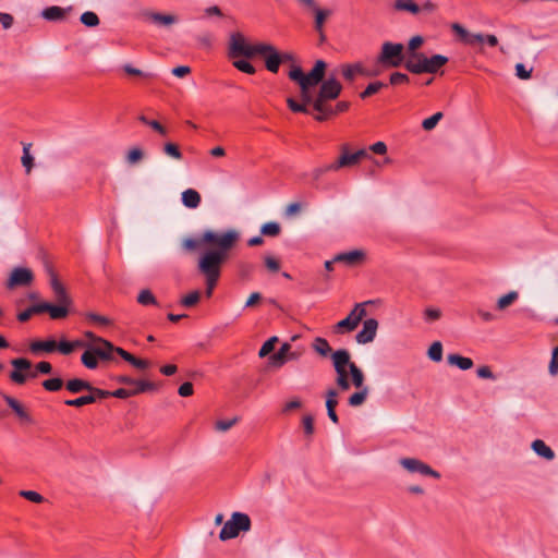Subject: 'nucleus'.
Listing matches in <instances>:
<instances>
[{
	"instance_id": "1",
	"label": "nucleus",
	"mask_w": 558,
	"mask_h": 558,
	"mask_svg": "<svg viewBox=\"0 0 558 558\" xmlns=\"http://www.w3.org/2000/svg\"><path fill=\"white\" fill-rule=\"evenodd\" d=\"M238 240L239 233L233 229L225 232L206 230L202 233L201 242L213 246V248L206 250L201 254L197 264V270L204 277L205 294L207 298L213 295L221 275V267L228 258L229 251L235 245Z\"/></svg>"
},
{
	"instance_id": "2",
	"label": "nucleus",
	"mask_w": 558,
	"mask_h": 558,
	"mask_svg": "<svg viewBox=\"0 0 558 558\" xmlns=\"http://www.w3.org/2000/svg\"><path fill=\"white\" fill-rule=\"evenodd\" d=\"M447 63L448 58L446 56H427L420 51L408 56L405 69L413 74H436Z\"/></svg>"
},
{
	"instance_id": "3",
	"label": "nucleus",
	"mask_w": 558,
	"mask_h": 558,
	"mask_svg": "<svg viewBox=\"0 0 558 558\" xmlns=\"http://www.w3.org/2000/svg\"><path fill=\"white\" fill-rule=\"evenodd\" d=\"M405 47L400 43L385 41L380 53L377 57V63L383 68H399L407 63Z\"/></svg>"
},
{
	"instance_id": "4",
	"label": "nucleus",
	"mask_w": 558,
	"mask_h": 558,
	"mask_svg": "<svg viewBox=\"0 0 558 558\" xmlns=\"http://www.w3.org/2000/svg\"><path fill=\"white\" fill-rule=\"evenodd\" d=\"M342 92L341 83L335 77L330 76L322 82L315 101L316 112H332V108L326 102L337 99Z\"/></svg>"
},
{
	"instance_id": "5",
	"label": "nucleus",
	"mask_w": 558,
	"mask_h": 558,
	"mask_svg": "<svg viewBox=\"0 0 558 558\" xmlns=\"http://www.w3.org/2000/svg\"><path fill=\"white\" fill-rule=\"evenodd\" d=\"M265 49H267V47H264V43L250 44L245 40V37H230L228 57L230 59H238L241 57L250 59L258 56L259 51Z\"/></svg>"
},
{
	"instance_id": "6",
	"label": "nucleus",
	"mask_w": 558,
	"mask_h": 558,
	"mask_svg": "<svg viewBox=\"0 0 558 558\" xmlns=\"http://www.w3.org/2000/svg\"><path fill=\"white\" fill-rule=\"evenodd\" d=\"M250 530V517L243 512H233L231 518L223 524L219 533V538L220 541H228L236 537L240 532H247Z\"/></svg>"
},
{
	"instance_id": "7",
	"label": "nucleus",
	"mask_w": 558,
	"mask_h": 558,
	"mask_svg": "<svg viewBox=\"0 0 558 558\" xmlns=\"http://www.w3.org/2000/svg\"><path fill=\"white\" fill-rule=\"evenodd\" d=\"M13 371L10 373V379L16 385H24L28 378L37 377L38 372L33 371L32 362L25 357L11 360Z\"/></svg>"
},
{
	"instance_id": "8",
	"label": "nucleus",
	"mask_w": 558,
	"mask_h": 558,
	"mask_svg": "<svg viewBox=\"0 0 558 558\" xmlns=\"http://www.w3.org/2000/svg\"><path fill=\"white\" fill-rule=\"evenodd\" d=\"M369 303L371 301L355 304L354 308L350 312V314L335 325V332L353 331L359 326L363 317L366 315L365 305Z\"/></svg>"
},
{
	"instance_id": "9",
	"label": "nucleus",
	"mask_w": 558,
	"mask_h": 558,
	"mask_svg": "<svg viewBox=\"0 0 558 558\" xmlns=\"http://www.w3.org/2000/svg\"><path fill=\"white\" fill-rule=\"evenodd\" d=\"M400 465L410 473H417L423 476H430L434 478H440V473L432 469L428 464L415 458H401L399 460Z\"/></svg>"
},
{
	"instance_id": "10",
	"label": "nucleus",
	"mask_w": 558,
	"mask_h": 558,
	"mask_svg": "<svg viewBox=\"0 0 558 558\" xmlns=\"http://www.w3.org/2000/svg\"><path fill=\"white\" fill-rule=\"evenodd\" d=\"M145 21L150 22L158 26L170 27L180 21L179 15L173 13H159L154 11H146L143 13Z\"/></svg>"
},
{
	"instance_id": "11",
	"label": "nucleus",
	"mask_w": 558,
	"mask_h": 558,
	"mask_svg": "<svg viewBox=\"0 0 558 558\" xmlns=\"http://www.w3.org/2000/svg\"><path fill=\"white\" fill-rule=\"evenodd\" d=\"M264 47L267 49L259 51L258 56H262L265 60V66L271 73H277L281 64V58L278 50L270 44H265Z\"/></svg>"
},
{
	"instance_id": "12",
	"label": "nucleus",
	"mask_w": 558,
	"mask_h": 558,
	"mask_svg": "<svg viewBox=\"0 0 558 558\" xmlns=\"http://www.w3.org/2000/svg\"><path fill=\"white\" fill-rule=\"evenodd\" d=\"M289 78L296 82L299 86H302V84L305 87H314L318 84H322V81L316 77L312 72H308L307 74H304L302 69L300 66H293L289 72Z\"/></svg>"
},
{
	"instance_id": "13",
	"label": "nucleus",
	"mask_w": 558,
	"mask_h": 558,
	"mask_svg": "<svg viewBox=\"0 0 558 558\" xmlns=\"http://www.w3.org/2000/svg\"><path fill=\"white\" fill-rule=\"evenodd\" d=\"M377 328L378 322L375 318L365 319L362 330H360L355 336L356 342L360 344L372 342L376 337Z\"/></svg>"
},
{
	"instance_id": "14",
	"label": "nucleus",
	"mask_w": 558,
	"mask_h": 558,
	"mask_svg": "<svg viewBox=\"0 0 558 558\" xmlns=\"http://www.w3.org/2000/svg\"><path fill=\"white\" fill-rule=\"evenodd\" d=\"M33 281V272L23 267L14 268L8 280V288L12 289L19 286H28Z\"/></svg>"
},
{
	"instance_id": "15",
	"label": "nucleus",
	"mask_w": 558,
	"mask_h": 558,
	"mask_svg": "<svg viewBox=\"0 0 558 558\" xmlns=\"http://www.w3.org/2000/svg\"><path fill=\"white\" fill-rule=\"evenodd\" d=\"M331 359L336 373H345L348 372L347 368H350L351 364H355L354 362H351V355L345 349L335 351Z\"/></svg>"
},
{
	"instance_id": "16",
	"label": "nucleus",
	"mask_w": 558,
	"mask_h": 558,
	"mask_svg": "<svg viewBox=\"0 0 558 558\" xmlns=\"http://www.w3.org/2000/svg\"><path fill=\"white\" fill-rule=\"evenodd\" d=\"M460 39L476 52H482L485 44L490 47L498 45V37H460Z\"/></svg>"
},
{
	"instance_id": "17",
	"label": "nucleus",
	"mask_w": 558,
	"mask_h": 558,
	"mask_svg": "<svg viewBox=\"0 0 558 558\" xmlns=\"http://www.w3.org/2000/svg\"><path fill=\"white\" fill-rule=\"evenodd\" d=\"M50 287L54 293V299L59 304H71V299L68 295L65 288L59 281L57 275L50 270Z\"/></svg>"
},
{
	"instance_id": "18",
	"label": "nucleus",
	"mask_w": 558,
	"mask_h": 558,
	"mask_svg": "<svg viewBox=\"0 0 558 558\" xmlns=\"http://www.w3.org/2000/svg\"><path fill=\"white\" fill-rule=\"evenodd\" d=\"M341 73L344 80L350 83H352L357 75H372L361 63L343 64L341 65Z\"/></svg>"
},
{
	"instance_id": "19",
	"label": "nucleus",
	"mask_w": 558,
	"mask_h": 558,
	"mask_svg": "<svg viewBox=\"0 0 558 558\" xmlns=\"http://www.w3.org/2000/svg\"><path fill=\"white\" fill-rule=\"evenodd\" d=\"M69 305L70 304H57L53 305L48 302L40 303V313H49L52 319H62L65 318L69 314Z\"/></svg>"
},
{
	"instance_id": "20",
	"label": "nucleus",
	"mask_w": 558,
	"mask_h": 558,
	"mask_svg": "<svg viewBox=\"0 0 558 558\" xmlns=\"http://www.w3.org/2000/svg\"><path fill=\"white\" fill-rule=\"evenodd\" d=\"M341 151L342 153L340 157L335 162L329 163V168H333L337 171L341 168L353 167L357 165L356 158L353 153L349 151L348 145H343L341 147Z\"/></svg>"
},
{
	"instance_id": "21",
	"label": "nucleus",
	"mask_w": 558,
	"mask_h": 558,
	"mask_svg": "<svg viewBox=\"0 0 558 558\" xmlns=\"http://www.w3.org/2000/svg\"><path fill=\"white\" fill-rule=\"evenodd\" d=\"M116 353H118L124 361L133 365L134 367L138 369H146L149 367V362L146 360L137 359L128 351L123 350L120 347H116Z\"/></svg>"
},
{
	"instance_id": "22",
	"label": "nucleus",
	"mask_w": 558,
	"mask_h": 558,
	"mask_svg": "<svg viewBox=\"0 0 558 558\" xmlns=\"http://www.w3.org/2000/svg\"><path fill=\"white\" fill-rule=\"evenodd\" d=\"M532 450L539 457L551 461L555 458L554 450L542 439H535L531 445Z\"/></svg>"
},
{
	"instance_id": "23",
	"label": "nucleus",
	"mask_w": 558,
	"mask_h": 558,
	"mask_svg": "<svg viewBox=\"0 0 558 558\" xmlns=\"http://www.w3.org/2000/svg\"><path fill=\"white\" fill-rule=\"evenodd\" d=\"M364 258V252L354 250L350 252L340 253L335 256V260L338 263H344L347 265H354Z\"/></svg>"
},
{
	"instance_id": "24",
	"label": "nucleus",
	"mask_w": 558,
	"mask_h": 558,
	"mask_svg": "<svg viewBox=\"0 0 558 558\" xmlns=\"http://www.w3.org/2000/svg\"><path fill=\"white\" fill-rule=\"evenodd\" d=\"M181 199L183 205L190 209L197 208L202 201L199 193L194 189L183 191Z\"/></svg>"
},
{
	"instance_id": "25",
	"label": "nucleus",
	"mask_w": 558,
	"mask_h": 558,
	"mask_svg": "<svg viewBox=\"0 0 558 558\" xmlns=\"http://www.w3.org/2000/svg\"><path fill=\"white\" fill-rule=\"evenodd\" d=\"M3 399L5 403L11 408L14 413L22 420L27 423H32V417L29 414L25 411V409L21 405V403L15 400L13 397L10 396H3Z\"/></svg>"
},
{
	"instance_id": "26",
	"label": "nucleus",
	"mask_w": 558,
	"mask_h": 558,
	"mask_svg": "<svg viewBox=\"0 0 558 558\" xmlns=\"http://www.w3.org/2000/svg\"><path fill=\"white\" fill-rule=\"evenodd\" d=\"M291 350L289 343H283L278 352L269 356V364L274 367H280L287 362V354Z\"/></svg>"
},
{
	"instance_id": "27",
	"label": "nucleus",
	"mask_w": 558,
	"mask_h": 558,
	"mask_svg": "<svg viewBox=\"0 0 558 558\" xmlns=\"http://www.w3.org/2000/svg\"><path fill=\"white\" fill-rule=\"evenodd\" d=\"M40 15L43 19H45L47 21L58 22V21H61L64 19L65 11H64V9H62L60 7L52 5V7L44 9L41 11Z\"/></svg>"
},
{
	"instance_id": "28",
	"label": "nucleus",
	"mask_w": 558,
	"mask_h": 558,
	"mask_svg": "<svg viewBox=\"0 0 558 558\" xmlns=\"http://www.w3.org/2000/svg\"><path fill=\"white\" fill-rule=\"evenodd\" d=\"M393 7L397 11H405L413 15L422 12L421 5L416 4L414 0H396Z\"/></svg>"
},
{
	"instance_id": "29",
	"label": "nucleus",
	"mask_w": 558,
	"mask_h": 558,
	"mask_svg": "<svg viewBox=\"0 0 558 558\" xmlns=\"http://www.w3.org/2000/svg\"><path fill=\"white\" fill-rule=\"evenodd\" d=\"M447 361L450 365H454L462 371L472 368L473 361L470 357L461 356L459 354H449Z\"/></svg>"
},
{
	"instance_id": "30",
	"label": "nucleus",
	"mask_w": 558,
	"mask_h": 558,
	"mask_svg": "<svg viewBox=\"0 0 558 558\" xmlns=\"http://www.w3.org/2000/svg\"><path fill=\"white\" fill-rule=\"evenodd\" d=\"M66 389L72 393H78L83 390H87L92 388V384L87 380L73 378L66 381Z\"/></svg>"
},
{
	"instance_id": "31",
	"label": "nucleus",
	"mask_w": 558,
	"mask_h": 558,
	"mask_svg": "<svg viewBox=\"0 0 558 558\" xmlns=\"http://www.w3.org/2000/svg\"><path fill=\"white\" fill-rule=\"evenodd\" d=\"M136 301L143 306L159 305L157 299L149 289L141 290L140 293L137 294Z\"/></svg>"
},
{
	"instance_id": "32",
	"label": "nucleus",
	"mask_w": 558,
	"mask_h": 558,
	"mask_svg": "<svg viewBox=\"0 0 558 558\" xmlns=\"http://www.w3.org/2000/svg\"><path fill=\"white\" fill-rule=\"evenodd\" d=\"M31 350L35 353L39 352V351H45V352H53L54 350H57V342L52 339L50 340H46V341H34L32 344H31Z\"/></svg>"
},
{
	"instance_id": "33",
	"label": "nucleus",
	"mask_w": 558,
	"mask_h": 558,
	"mask_svg": "<svg viewBox=\"0 0 558 558\" xmlns=\"http://www.w3.org/2000/svg\"><path fill=\"white\" fill-rule=\"evenodd\" d=\"M350 374L352 377V384L357 389L368 388L364 385V374L363 372L356 366V364L350 365Z\"/></svg>"
},
{
	"instance_id": "34",
	"label": "nucleus",
	"mask_w": 558,
	"mask_h": 558,
	"mask_svg": "<svg viewBox=\"0 0 558 558\" xmlns=\"http://www.w3.org/2000/svg\"><path fill=\"white\" fill-rule=\"evenodd\" d=\"M368 392H369L368 388L359 389V391L354 392L353 395H351L349 397V399H348L349 405H351V407L362 405L365 402V400L368 396Z\"/></svg>"
},
{
	"instance_id": "35",
	"label": "nucleus",
	"mask_w": 558,
	"mask_h": 558,
	"mask_svg": "<svg viewBox=\"0 0 558 558\" xmlns=\"http://www.w3.org/2000/svg\"><path fill=\"white\" fill-rule=\"evenodd\" d=\"M97 355L93 352V349L89 348V350H86L82 356H81V362L82 364L89 368V369H95L97 368L98 366V360H97Z\"/></svg>"
},
{
	"instance_id": "36",
	"label": "nucleus",
	"mask_w": 558,
	"mask_h": 558,
	"mask_svg": "<svg viewBox=\"0 0 558 558\" xmlns=\"http://www.w3.org/2000/svg\"><path fill=\"white\" fill-rule=\"evenodd\" d=\"M313 349L320 355L327 356L331 352V348L325 338L317 337L313 342Z\"/></svg>"
},
{
	"instance_id": "37",
	"label": "nucleus",
	"mask_w": 558,
	"mask_h": 558,
	"mask_svg": "<svg viewBox=\"0 0 558 558\" xmlns=\"http://www.w3.org/2000/svg\"><path fill=\"white\" fill-rule=\"evenodd\" d=\"M281 227L278 222H266L260 228V234L265 236H277L280 234Z\"/></svg>"
},
{
	"instance_id": "38",
	"label": "nucleus",
	"mask_w": 558,
	"mask_h": 558,
	"mask_svg": "<svg viewBox=\"0 0 558 558\" xmlns=\"http://www.w3.org/2000/svg\"><path fill=\"white\" fill-rule=\"evenodd\" d=\"M138 121H141L143 124L145 125H148L150 126L154 131H156L157 133H159L160 135L162 136H166L167 135V129L160 124L158 121L156 120H149L146 116L144 114H141L138 116Z\"/></svg>"
},
{
	"instance_id": "39",
	"label": "nucleus",
	"mask_w": 558,
	"mask_h": 558,
	"mask_svg": "<svg viewBox=\"0 0 558 558\" xmlns=\"http://www.w3.org/2000/svg\"><path fill=\"white\" fill-rule=\"evenodd\" d=\"M95 402V396H89V395H86V396H81L76 399H69V400H65L64 403L69 407H75V408H81L83 405H86V404H90V403H94Z\"/></svg>"
},
{
	"instance_id": "40",
	"label": "nucleus",
	"mask_w": 558,
	"mask_h": 558,
	"mask_svg": "<svg viewBox=\"0 0 558 558\" xmlns=\"http://www.w3.org/2000/svg\"><path fill=\"white\" fill-rule=\"evenodd\" d=\"M518 298H519L518 292L510 291L509 293H507V294H505V295H502L501 298L498 299V301H497V308L500 310V311L507 308Z\"/></svg>"
},
{
	"instance_id": "41",
	"label": "nucleus",
	"mask_w": 558,
	"mask_h": 558,
	"mask_svg": "<svg viewBox=\"0 0 558 558\" xmlns=\"http://www.w3.org/2000/svg\"><path fill=\"white\" fill-rule=\"evenodd\" d=\"M311 88L308 87H305L303 84L302 86H300V97H301V100H302V105H305L306 107L308 105H312L313 109L315 110V101H316V96H314L311 90Z\"/></svg>"
},
{
	"instance_id": "42",
	"label": "nucleus",
	"mask_w": 558,
	"mask_h": 558,
	"mask_svg": "<svg viewBox=\"0 0 558 558\" xmlns=\"http://www.w3.org/2000/svg\"><path fill=\"white\" fill-rule=\"evenodd\" d=\"M201 300V292L198 290L192 291L180 301V304L184 307H192L196 305Z\"/></svg>"
},
{
	"instance_id": "43",
	"label": "nucleus",
	"mask_w": 558,
	"mask_h": 558,
	"mask_svg": "<svg viewBox=\"0 0 558 558\" xmlns=\"http://www.w3.org/2000/svg\"><path fill=\"white\" fill-rule=\"evenodd\" d=\"M428 357L434 362H440L442 360V344L439 341H435L428 349Z\"/></svg>"
},
{
	"instance_id": "44",
	"label": "nucleus",
	"mask_w": 558,
	"mask_h": 558,
	"mask_svg": "<svg viewBox=\"0 0 558 558\" xmlns=\"http://www.w3.org/2000/svg\"><path fill=\"white\" fill-rule=\"evenodd\" d=\"M387 85L380 81H376L373 83H369L366 88L360 94L362 99H365L374 94H376L379 89L383 87H386Z\"/></svg>"
},
{
	"instance_id": "45",
	"label": "nucleus",
	"mask_w": 558,
	"mask_h": 558,
	"mask_svg": "<svg viewBox=\"0 0 558 558\" xmlns=\"http://www.w3.org/2000/svg\"><path fill=\"white\" fill-rule=\"evenodd\" d=\"M315 12V28L317 32L322 33L323 31V24L325 20L329 16L330 11L329 10H322L316 8V10H313Z\"/></svg>"
},
{
	"instance_id": "46",
	"label": "nucleus",
	"mask_w": 558,
	"mask_h": 558,
	"mask_svg": "<svg viewBox=\"0 0 558 558\" xmlns=\"http://www.w3.org/2000/svg\"><path fill=\"white\" fill-rule=\"evenodd\" d=\"M233 62V66L236 68L239 71L241 72H244L246 74H254L255 73V68L246 60H243V59H232Z\"/></svg>"
},
{
	"instance_id": "47",
	"label": "nucleus",
	"mask_w": 558,
	"mask_h": 558,
	"mask_svg": "<svg viewBox=\"0 0 558 558\" xmlns=\"http://www.w3.org/2000/svg\"><path fill=\"white\" fill-rule=\"evenodd\" d=\"M80 21L85 25V26H88V27H94V26H97L99 24V17L97 16L96 13L92 12V11H86L84 12L81 17H80Z\"/></svg>"
},
{
	"instance_id": "48",
	"label": "nucleus",
	"mask_w": 558,
	"mask_h": 558,
	"mask_svg": "<svg viewBox=\"0 0 558 558\" xmlns=\"http://www.w3.org/2000/svg\"><path fill=\"white\" fill-rule=\"evenodd\" d=\"M84 336H85V338L92 340L93 342L104 345L106 349H109V350L116 349V347L110 341H108L105 338L96 336L93 331H85Z\"/></svg>"
},
{
	"instance_id": "49",
	"label": "nucleus",
	"mask_w": 558,
	"mask_h": 558,
	"mask_svg": "<svg viewBox=\"0 0 558 558\" xmlns=\"http://www.w3.org/2000/svg\"><path fill=\"white\" fill-rule=\"evenodd\" d=\"M163 153L173 158V159H177V160H181L182 159V153L180 150V148L178 147V145L173 144V143H166L163 145Z\"/></svg>"
},
{
	"instance_id": "50",
	"label": "nucleus",
	"mask_w": 558,
	"mask_h": 558,
	"mask_svg": "<svg viewBox=\"0 0 558 558\" xmlns=\"http://www.w3.org/2000/svg\"><path fill=\"white\" fill-rule=\"evenodd\" d=\"M34 314H41L40 313V303L34 304V305L29 306L28 308H26L25 311L21 312L17 315V319L20 322L24 323V322H27Z\"/></svg>"
},
{
	"instance_id": "51",
	"label": "nucleus",
	"mask_w": 558,
	"mask_h": 558,
	"mask_svg": "<svg viewBox=\"0 0 558 558\" xmlns=\"http://www.w3.org/2000/svg\"><path fill=\"white\" fill-rule=\"evenodd\" d=\"M89 348L93 349V352L97 355L98 359L104 361L112 360V352H116V350L106 349L104 345H89Z\"/></svg>"
},
{
	"instance_id": "52",
	"label": "nucleus",
	"mask_w": 558,
	"mask_h": 558,
	"mask_svg": "<svg viewBox=\"0 0 558 558\" xmlns=\"http://www.w3.org/2000/svg\"><path fill=\"white\" fill-rule=\"evenodd\" d=\"M442 117H444L442 112H436L432 117L423 120L422 128L425 131L433 130L437 125V123L442 119Z\"/></svg>"
},
{
	"instance_id": "53",
	"label": "nucleus",
	"mask_w": 558,
	"mask_h": 558,
	"mask_svg": "<svg viewBox=\"0 0 558 558\" xmlns=\"http://www.w3.org/2000/svg\"><path fill=\"white\" fill-rule=\"evenodd\" d=\"M424 44V37H411L405 48L407 56L420 52V47Z\"/></svg>"
},
{
	"instance_id": "54",
	"label": "nucleus",
	"mask_w": 558,
	"mask_h": 558,
	"mask_svg": "<svg viewBox=\"0 0 558 558\" xmlns=\"http://www.w3.org/2000/svg\"><path fill=\"white\" fill-rule=\"evenodd\" d=\"M41 385L48 391H58L62 388L63 380L61 378L56 377L44 380Z\"/></svg>"
},
{
	"instance_id": "55",
	"label": "nucleus",
	"mask_w": 558,
	"mask_h": 558,
	"mask_svg": "<svg viewBox=\"0 0 558 558\" xmlns=\"http://www.w3.org/2000/svg\"><path fill=\"white\" fill-rule=\"evenodd\" d=\"M132 386H134V389H132L133 395L142 393V392H145V391H148V390H151L155 388V384H153L150 381L137 380V379H135V383H133Z\"/></svg>"
},
{
	"instance_id": "56",
	"label": "nucleus",
	"mask_w": 558,
	"mask_h": 558,
	"mask_svg": "<svg viewBox=\"0 0 558 558\" xmlns=\"http://www.w3.org/2000/svg\"><path fill=\"white\" fill-rule=\"evenodd\" d=\"M143 157H144L143 150L141 148H138V147H135V148H132V149L129 150V153L126 155V161L130 165H135L141 159H143Z\"/></svg>"
},
{
	"instance_id": "57",
	"label": "nucleus",
	"mask_w": 558,
	"mask_h": 558,
	"mask_svg": "<svg viewBox=\"0 0 558 558\" xmlns=\"http://www.w3.org/2000/svg\"><path fill=\"white\" fill-rule=\"evenodd\" d=\"M287 104H288V107L290 108V110L293 112L306 113V114L310 113V110L305 105L299 104L295 99H293L291 97L287 99Z\"/></svg>"
},
{
	"instance_id": "58",
	"label": "nucleus",
	"mask_w": 558,
	"mask_h": 558,
	"mask_svg": "<svg viewBox=\"0 0 558 558\" xmlns=\"http://www.w3.org/2000/svg\"><path fill=\"white\" fill-rule=\"evenodd\" d=\"M33 161H34V158L29 154V145L24 146L23 156H22V165L24 166L27 173H29L32 170Z\"/></svg>"
},
{
	"instance_id": "59",
	"label": "nucleus",
	"mask_w": 558,
	"mask_h": 558,
	"mask_svg": "<svg viewBox=\"0 0 558 558\" xmlns=\"http://www.w3.org/2000/svg\"><path fill=\"white\" fill-rule=\"evenodd\" d=\"M327 68V63L324 60H317L315 62L314 68L310 71L312 72L316 77H318L322 82L324 80L325 71Z\"/></svg>"
},
{
	"instance_id": "60",
	"label": "nucleus",
	"mask_w": 558,
	"mask_h": 558,
	"mask_svg": "<svg viewBox=\"0 0 558 558\" xmlns=\"http://www.w3.org/2000/svg\"><path fill=\"white\" fill-rule=\"evenodd\" d=\"M239 418L233 417L231 420H220L216 422V429L219 432H227L229 430L233 425L238 423Z\"/></svg>"
},
{
	"instance_id": "61",
	"label": "nucleus",
	"mask_w": 558,
	"mask_h": 558,
	"mask_svg": "<svg viewBox=\"0 0 558 558\" xmlns=\"http://www.w3.org/2000/svg\"><path fill=\"white\" fill-rule=\"evenodd\" d=\"M20 496L36 504L43 502L44 500V497L35 490H21Z\"/></svg>"
},
{
	"instance_id": "62",
	"label": "nucleus",
	"mask_w": 558,
	"mask_h": 558,
	"mask_svg": "<svg viewBox=\"0 0 558 558\" xmlns=\"http://www.w3.org/2000/svg\"><path fill=\"white\" fill-rule=\"evenodd\" d=\"M548 372L551 376H556L558 374V347L553 350Z\"/></svg>"
},
{
	"instance_id": "63",
	"label": "nucleus",
	"mask_w": 558,
	"mask_h": 558,
	"mask_svg": "<svg viewBox=\"0 0 558 558\" xmlns=\"http://www.w3.org/2000/svg\"><path fill=\"white\" fill-rule=\"evenodd\" d=\"M264 263L266 268L271 272H277L280 269V263L271 255H266L264 257Z\"/></svg>"
},
{
	"instance_id": "64",
	"label": "nucleus",
	"mask_w": 558,
	"mask_h": 558,
	"mask_svg": "<svg viewBox=\"0 0 558 558\" xmlns=\"http://www.w3.org/2000/svg\"><path fill=\"white\" fill-rule=\"evenodd\" d=\"M533 69H526L523 63H518L515 65V75L521 80H529L532 75Z\"/></svg>"
}]
</instances>
